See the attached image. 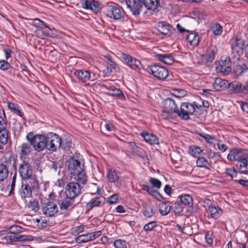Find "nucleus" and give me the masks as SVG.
<instances>
[{"mask_svg":"<svg viewBox=\"0 0 248 248\" xmlns=\"http://www.w3.org/2000/svg\"><path fill=\"white\" fill-rule=\"evenodd\" d=\"M120 196L117 194H115L107 198V201L109 204H115L118 202Z\"/></svg>","mask_w":248,"mask_h":248,"instance_id":"obj_50","label":"nucleus"},{"mask_svg":"<svg viewBox=\"0 0 248 248\" xmlns=\"http://www.w3.org/2000/svg\"><path fill=\"white\" fill-rule=\"evenodd\" d=\"M212 30L215 35H219L222 32V27L219 24L216 23L212 27Z\"/></svg>","mask_w":248,"mask_h":248,"instance_id":"obj_49","label":"nucleus"},{"mask_svg":"<svg viewBox=\"0 0 248 248\" xmlns=\"http://www.w3.org/2000/svg\"><path fill=\"white\" fill-rule=\"evenodd\" d=\"M11 67L10 64L5 61L0 62V69L3 71L8 69Z\"/></svg>","mask_w":248,"mask_h":248,"instance_id":"obj_58","label":"nucleus"},{"mask_svg":"<svg viewBox=\"0 0 248 248\" xmlns=\"http://www.w3.org/2000/svg\"><path fill=\"white\" fill-rule=\"evenodd\" d=\"M208 209L211 217L214 219L218 218L223 212L222 209L218 206H209Z\"/></svg>","mask_w":248,"mask_h":248,"instance_id":"obj_28","label":"nucleus"},{"mask_svg":"<svg viewBox=\"0 0 248 248\" xmlns=\"http://www.w3.org/2000/svg\"><path fill=\"white\" fill-rule=\"evenodd\" d=\"M111 90L113 91V93H111V95L113 96H116L118 98H120L121 97L124 96V94L120 90L116 89L114 87H111Z\"/></svg>","mask_w":248,"mask_h":248,"instance_id":"obj_53","label":"nucleus"},{"mask_svg":"<svg viewBox=\"0 0 248 248\" xmlns=\"http://www.w3.org/2000/svg\"><path fill=\"white\" fill-rule=\"evenodd\" d=\"M160 31L164 34H167L170 31V26L169 25L163 24L161 26H159Z\"/></svg>","mask_w":248,"mask_h":248,"instance_id":"obj_57","label":"nucleus"},{"mask_svg":"<svg viewBox=\"0 0 248 248\" xmlns=\"http://www.w3.org/2000/svg\"><path fill=\"white\" fill-rule=\"evenodd\" d=\"M22 183H27L28 185H30L31 188H32L38 185V181L35 176L32 174L30 178L23 179Z\"/></svg>","mask_w":248,"mask_h":248,"instance_id":"obj_35","label":"nucleus"},{"mask_svg":"<svg viewBox=\"0 0 248 248\" xmlns=\"http://www.w3.org/2000/svg\"><path fill=\"white\" fill-rule=\"evenodd\" d=\"M68 169L71 171V173H74V172H78L82 170L79 161L74 159V158H71L69 160Z\"/></svg>","mask_w":248,"mask_h":248,"instance_id":"obj_24","label":"nucleus"},{"mask_svg":"<svg viewBox=\"0 0 248 248\" xmlns=\"http://www.w3.org/2000/svg\"><path fill=\"white\" fill-rule=\"evenodd\" d=\"M202 104H198L196 102H194V104L196 105L197 108H200L202 107L207 108L209 107V102L206 100H203L202 101Z\"/></svg>","mask_w":248,"mask_h":248,"instance_id":"obj_61","label":"nucleus"},{"mask_svg":"<svg viewBox=\"0 0 248 248\" xmlns=\"http://www.w3.org/2000/svg\"><path fill=\"white\" fill-rule=\"evenodd\" d=\"M107 176L109 182L111 183L116 182L119 179V177L115 170H109Z\"/></svg>","mask_w":248,"mask_h":248,"instance_id":"obj_42","label":"nucleus"},{"mask_svg":"<svg viewBox=\"0 0 248 248\" xmlns=\"http://www.w3.org/2000/svg\"><path fill=\"white\" fill-rule=\"evenodd\" d=\"M199 135L203 138L207 143L212 144L213 141L215 140V137L214 136H211L207 134H203L200 133Z\"/></svg>","mask_w":248,"mask_h":248,"instance_id":"obj_47","label":"nucleus"},{"mask_svg":"<svg viewBox=\"0 0 248 248\" xmlns=\"http://www.w3.org/2000/svg\"><path fill=\"white\" fill-rule=\"evenodd\" d=\"M41 210L43 214L47 217H53L58 212L57 204L50 201L42 203Z\"/></svg>","mask_w":248,"mask_h":248,"instance_id":"obj_9","label":"nucleus"},{"mask_svg":"<svg viewBox=\"0 0 248 248\" xmlns=\"http://www.w3.org/2000/svg\"><path fill=\"white\" fill-rule=\"evenodd\" d=\"M156 57L162 62L168 65L170 64V54H158Z\"/></svg>","mask_w":248,"mask_h":248,"instance_id":"obj_40","label":"nucleus"},{"mask_svg":"<svg viewBox=\"0 0 248 248\" xmlns=\"http://www.w3.org/2000/svg\"><path fill=\"white\" fill-rule=\"evenodd\" d=\"M9 174L8 165L7 162L5 163H0V182L4 181Z\"/></svg>","mask_w":248,"mask_h":248,"instance_id":"obj_27","label":"nucleus"},{"mask_svg":"<svg viewBox=\"0 0 248 248\" xmlns=\"http://www.w3.org/2000/svg\"><path fill=\"white\" fill-rule=\"evenodd\" d=\"M235 182L238 183L243 187H248V180L240 179L238 180H235Z\"/></svg>","mask_w":248,"mask_h":248,"instance_id":"obj_64","label":"nucleus"},{"mask_svg":"<svg viewBox=\"0 0 248 248\" xmlns=\"http://www.w3.org/2000/svg\"><path fill=\"white\" fill-rule=\"evenodd\" d=\"M140 186L142 190L146 191L149 194L152 195L154 191V189L150 187L149 186L145 185H141Z\"/></svg>","mask_w":248,"mask_h":248,"instance_id":"obj_62","label":"nucleus"},{"mask_svg":"<svg viewBox=\"0 0 248 248\" xmlns=\"http://www.w3.org/2000/svg\"><path fill=\"white\" fill-rule=\"evenodd\" d=\"M84 230V226L82 225L72 228L71 230V233L74 235L82 232Z\"/></svg>","mask_w":248,"mask_h":248,"instance_id":"obj_48","label":"nucleus"},{"mask_svg":"<svg viewBox=\"0 0 248 248\" xmlns=\"http://www.w3.org/2000/svg\"><path fill=\"white\" fill-rule=\"evenodd\" d=\"M8 131L7 128L0 130V142L6 144L8 142Z\"/></svg>","mask_w":248,"mask_h":248,"instance_id":"obj_37","label":"nucleus"},{"mask_svg":"<svg viewBox=\"0 0 248 248\" xmlns=\"http://www.w3.org/2000/svg\"><path fill=\"white\" fill-rule=\"evenodd\" d=\"M21 160L18 170V173L22 179L30 178L33 174V170L30 159L24 158Z\"/></svg>","mask_w":248,"mask_h":248,"instance_id":"obj_7","label":"nucleus"},{"mask_svg":"<svg viewBox=\"0 0 248 248\" xmlns=\"http://www.w3.org/2000/svg\"><path fill=\"white\" fill-rule=\"evenodd\" d=\"M202 152V150L198 146H192L189 148L190 154L194 157L199 156Z\"/></svg>","mask_w":248,"mask_h":248,"instance_id":"obj_44","label":"nucleus"},{"mask_svg":"<svg viewBox=\"0 0 248 248\" xmlns=\"http://www.w3.org/2000/svg\"><path fill=\"white\" fill-rule=\"evenodd\" d=\"M28 206L35 213L37 212L39 210V202L38 201L34 200L31 201L29 202Z\"/></svg>","mask_w":248,"mask_h":248,"instance_id":"obj_45","label":"nucleus"},{"mask_svg":"<svg viewBox=\"0 0 248 248\" xmlns=\"http://www.w3.org/2000/svg\"><path fill=\"white\" fill-rule=\"evenodd\" d=\"M231 61L229 57H222L218 64L216 66L218 72L228 74L231 71Z\"/></svg>","mask_w":248,"mask_h":248,"instance_id":"obj_11","label":"nucleus"},{"mask_svg":"<svg viewBox=\"0 0 248 248\" xmlns=\"http://www.w3.org/2000/svg\"><path fill=\"white\" fill-rule=\"evenodd\" d=\"M18 148L21 160L26 158L25 156H27L32 150L31 145L27 143H22Z\"/></svg>","mask_w":248,"mask_h":248,"instance_id":"obj_23","label":"nucleus"},{"mask_svg":"<svg viewBox=\"0 0 248 248\" xmlns=\"http://www.w3.org/2000/svg\"><path fill=\"white\" fill-rule=\"evenodd\" d=\"M9 108L13 111V112L20 117H22L23 115V113L21 112L19 109V107L17 105L13 103H8Z\"/></svg>","mask_w":248,"mask_h":248,"instance_id":"obj_41","label":"nucleus"},{"mask_svg":"<svg viewBox=\"0 0 248 248\" xmlns=\"http://www.w3.org/2000/svg\"><path fill=\"white\" fill-rule=\"evenodd\" d=\"M143 4L149 10H155L159 5V0H142Z\"/></svg>","mask_w":248,"mask_h":248,"instance_id":"obj_29","label":"nucleus"},{"mask_svg":"<svg viewBox=\"0 0 248 248\" xmlns=\"http://www.w3.org/2000/svg\"><path fill=\"white\" fill-rule=\"evenodd\" d=\"M196 105L194 102L193 104L185 102L181 104L180 109L178 106H176L173 108V112L176 113L180 117L185 120L189 119V114H192L195 111Z\"/></svg>","mask_w":248,"mask_h":248,"instance_id":"obj_2","label":"nucleus"},{"mask_svg":"<svg viewBox=\"0 0 248 248\" xmlns=\"http://www.w3.org/2000/svg\"><path fill=\"white\" fill-rule=\"evenodd\" d=\"M19 195L22 199L30 198L32 195V190L30 185L27 183H22L21 188L19 190Z\"/></svg>","mask_w":248,"mask_h":248,"instance_id":"obj_19","label":"nucleus"},{"mask_svg":"<svg viewBox=\"0 0 248 248\" xmlns=\"http://www.w3.org/2000/svg\"><path fill=\"white\" fill-rule=\"evenodd\" d=\"M150 183L155 188L159 189L162 185V183L160 180L155 178H150L149 179Z\"/></svg>","mask_w":248,"mask_h":248,"instance_id":"obj_51","label":"nucleus"},{"mask_svg":"<svg viewBox=\"0 0 248 248\" xmlns=\"http://www.w3.org/2000/svg\"><path fill=\"white\" fill-rule=\"evenodd\" d=\"M74 179L78 183V184H81L85 185L87 182V176L85 171L83 170L78 171L74 172Z\"/></svg>","mask_w":248,"mask_h":248,"instance_id":"obj_25","label":"nucleus"},{"mask_svg":"<svg viewBox=\"0 0 248 248\" xmlns=\"http://www.w3.org/2000/svg\"><path fill=\"white\" fill-rule=\"evenodd\" d=\"M122 58L124 63L131 69H137L140 68V66H141L140 62L139 60L133 58L130 55L123 53L122 55Z\"/></svg>","mask_w":248,"mask_h":248,"instance_id":"obj_15","label":"nucleus"},{"mask_svg":"<svg viewBox=\"0 0 248 248\" xmlns=\"http://www.w3.org/2000/svg\"><path fill=\"white\" fill-rule=\"evenodd\" d=\"M171 91H172L171 96L173 97V98H171V102H173V104L175 107L181 104V99L186 95L187 92L183 89L173 88H171Z\"/></svg>","mask_w":248,"mask_h":248,"instance_id":"obj_16","label":"nucleus"},{"mask_svg":"<svg viewBox=\"0 0 248 248\" xmlns=\"http://www.w3.org/2000/svg\"><path fill=\"white\" fill-rule=\"evenodd\" d=\"M226 174L232 178L236 176L237 171L234 168H227L226 169Z\"/></svg>","mask_w":248,"mask_h":248,"instance_id":"obj_56","label":"nucleus"},{"mask_svg":"<svg viewBox=\"0 0 248 248\" xmlns=\"http://www.w3.org/2000/svg\"><path fill=\"white\" fill-rule=\"evenodd\" d=\"M112 72V70L111 69V68H109L108 66L107 65L106 69L102 71V73L103 74V76L104 77H109Z\"/></svg>","mask_w":248,"mask_h":248,"instance_id":"obj_63","label":"nucleus"},{"mask_svg":"<svg viewBox=\"0 0 248 248\" xmlns=\"http://www.w3.org/2000/svg\"><path fill=\"white\" fill-rule=\"evenodd\" d=\"M228 82V81L227 80L216 78H215L213 86L215 90L219 91L227 89Z\"/></svg>","mask_w":248,"mask_h":248,"instance_id":"obj_21","label":"nucleus"},{"mask_svg":"<svg viewBox=\"0 0 248 248\" xmlns=\"http://www.w3.org/2000/svg\"><path fill=\"white\" fill-rule=\"evenodd\" d=\"M143 214L144 216L150 218L152 217L154 215L155 213L153 212L152 209L149 208H146L144 210Z\"/></svg>","mask_w":248,"mask_h":248,"instance_id":"obj_60","label":"nucleus"},{"mask_svg":"<svg viewBox=\"0 0 248 248\" xmlns=\"http://www.w3.org/2000/svg\"><path fill=\"white\" fill-rule=\"evenodd\" d=\"M146 71L150 74L160 80H164L169 76V70L159 65H152L148 66Z\"/></svg>","mask_w":248,"mask_h":248,"instance_id":"obj_6","label":"nucleus"},{"mask_svg":"<svg viewBox=\"0 0 248 248\" xmlns=\"http://www.w3.org/2000/svg\"><path fill=\"white\" fill-rule=\"evenodd\" d=\"M113 245L115 248H127L126 241L120 239L115 240L114 242Z\"/></svg>","mask_w":248,"mask_h":248,"instance_id":"obj_46","label":"nucleus"},{"mask_svg":"<svg viewBox=\"0 0 248 248\" xmlns=\"http://www.w3.org/2000/svg\"><path fill=\"white\" fill-rule=\"evenodd\" d=\"M246 88V84L243 85L239 81H233L228 82L227 89L231 94H236L243 92L244 91H248Z\"/></svg>","mask_w":248,"mask_h":248,"instance_id":"obj_12","label":"nucleus"},{"mask_svg":"<svg viewBox=\"0 0 248 248\" xmlns=\"http://www.w3.org/2000/svg\"><path fill=\"white\" fill-rule=\"evenodd\" d=\"M197 166L200 168H204L210 170L211 165L208 160L204 157H199L196 161Z\"/></svg>","mask_w":248,"mask_h":248,"instance_id":"obj_34","label":"nucleus"},{"mask_svg":"<svg viewBox=\"0 0 248 248\" xmlns=\"http://www.w3.org/2000/svg\"><path fill=\"white\" fill-rule=\"evenodd\" d=\"M186 40L190 45L196 46L199 43V37L197 33H191L187 36Z\"/></svg>","mask_w":248,"mask_h":248,"instance_id":"obj_33","label":"nucleus"},{"mask_svg":"<svg viewBox=\"0 0 248 248\" xmlns=\"http://www.w3.org/2000/svg\"><path fill=\"white\" fill-rule=\"evenodd\" d=\"M91 241L89 233L80 235L75 238V242L77 243H85Z\"/></svg>","mask_w":248,"mask_h":248,"instance_id":"obj_38","label":"nucleus"},{"mask_svg":"<svg viewBox=\"0 0 248 248\" xmlns=\"http://www.w3.org/2000/svg\"><path fill=\"white\" fill-rule=\"evenodd\" d=\"M248 153L246 150L242 148H233L227 156V159L230 161H237Z\"/></svg>","mask_w":248,"mask_h":248,"instance_id":"obj_13","label":"nucleus"},{"mask_svg":"<svg viewBox=\"0 0 248 248\" xmlns=\"http://www.w3.org/2000/svg\"><path fill=\"white\" fill-rule=\"evenodd\" d=\"M33 23L34 26L37 27H39L40 24L43 25L45 28L46 29V30H43L42 31L44 35L46 36H48L49 35L51 30L50 28L48 27L44 21L38 18H35L33 20Z\"/></svg>","mask_w":248,"mask_h":248,"instance_id":"obj_32","label":"nucleus"},{"mask_svg":"<svg viewBox=\"0 0 248 248\" xmlns=\"http://www.w3.org/2000/svg\"><path fill=\"white\" fill-rule=\"evenodd\" d=\"M159 211L162 216L167 215L170 211V206L166 202H163L160 205Z\"/></svg>","mask_w":248,"mask_h":248,"instance_id":"obj_39","label":"nucleus"},{"mask_svg":"<svg viewBox=\"0 0 248 248\" xmlns=\"http://www.w3.org/2000/svg\"><path fill=\"white\" fill-rule=\"evenodd\" d=\"M102 198L100 197H96L93 198L91 201L87 203L86 205V209L90 210L92 208L95 207H97L99 205L100 203L102 202Z\"/></svg>","mask_w":248,"mask_h":248,"instance_id":"obj_30","label":"nucleus"},{"mask_svg":"<svg viewBox=\"0 0 248 248\" xmlns=\"http://www.w3.org/2000/svg\"><path fill=\"white\" fill-rule=\"evenodd\" d=\"M140 135L144 138L146 142L151 145L159 144V139L153 134L148 132H142L140 134Z\"/></svg>","mask_w":248,"mask_h":248,"instance_id":"obj_20","label":"nucleus"},{"mask_svg":"<svg viewBox=\"0 0 248 248\" xmlns=\"http://www.w3.org/2000/svg\"><path fill=\"white\" fill-rule=\"evenodd\" d=\"M71 140L69 139H66L64 140H62L61 146L64 149H69L71 147Z\"/></svg>","mask_w":248,"mask_h":248,"instance_id":"obj_55","label":"nucleus"},{"mask_svg":"<svg viewBox=\"0 0 248 248\" xmlns=\"http://www.w3.org/2000/svg\"><path fill=\"white\" fill-rule=\"evenodd\" d=\"M26 139L35 150L41 152L45 149L46 135H33L30 132L27 135Z\"/></svg>","mask_w":248,"mask_h":248,"instance_id":"obj_3","label":"nucleus"},{"mask_svg":"<svg viewBox=\"0 0 248 248\" xmlns=\"http://www.w3.org/2000/svg\"><path fill=\"white\" fill-rule=\"evenodd\" d=\"M127 7L130 9L135 16L140 15L142 7V0H127L126 2Z\"/></svg>","mask_w":248,"mask_h":248,"instance_id":"obj_14","label":"nucleus"},{"mask_svg":"<svg viewBox=\"0 0 248 248\" xmlns=\"http://www.w3.org/2000/svg\"><path fill=\"white\" fill-rule=\"evenodd\" d=\"M106 16L114 20L121 19L124 15L123 9L115 3L108 4L105 8Z\"/></svg>","mask_w":248,"mask_h":248,"instance_id":"obj_5","label":"nucleus"},{"mask_svg":"<svg viewBox=\"0 0 248 248\" xmlns=\"http://www.w3.org/2000/svg\"><path fill=\"white\" fill-rule=\"evenodd\" d=\"M74 200L66 197L59 204V208L62 211H66L74 204Z\"/></svg>","mask_w":248,"mask_h":248,"instance_id":"obj_26","label":"nucleus"},{"mask_svg":"<svg viewBox=\"0 0 248 248\" xmlns=\"http://www.w3.org/2000/svg\"><path fill=\"white\" fill-rule=\"evenodd\" d=\"M170 99L167 98L163 102V110L161 117L163 119L162 124L165 127L169 128L170 119Z\"/></svg>","mask_w":248,"mask_h":248,"instance_id":"obj_10","label":"nucleus"},{"mask_svg":"<svg viewBox=\"0 0 248 248\" xmlns=\"http://www.w3.org/2000/svg\"><path fill=\"white\" fill-rule=\"evenodd\" d=\"M173 158L171 157V161L173 164H178V166H176L175 168H179L181 165L182 157L176 152H173Z\"/></svg>","mask_w":248,"mask_h":248,"instance_id":"obj_43","label":"nucleus"},{"mask_svg":"<svg viewBox=\"0 0 248 248\" xmlns=\"http://www.w3.org/2000/svg\"><path fill=\"white\" fill-rule=\"evenodd\" d=\"M157 225L156 221H151L146 224L143 227L144 230L147 232L152 230Z\"/></svg>","mask_w":248,"mask_h":248,"instance_id":"obj_54","label":"nucleus"},{"mask_svg":"<svg viewBox=\"0 0 248 248\" xmlns=\"http://www.w3.org/2000/svg\"><path fill=\"white\" fill-rule=\"evenodd\" d=\"M81 5L83 8L89 9L93 12H96L99 10L98 3L94 0L91 1L88 0H84L81 2Z\"/></svg>","mask_w":248,"mask_h":248,"instance_id":"obj_22","label":"nucleus"},{"mask_svg":"<svg viewBox=\"0 0 248 248\" xmlns=\"http://www.w3.org/2000/svg\"><path fill=\"white\" fill-rule=\"evenodd\" d=\"M45 149L50 152H55L62 144L61 138L54 133H49L46 135Z\"/></svg>","mask_w":248,"mask_h":248,"instance_id":"obj_4","label":"nucleus"},{"mask_svg":"<svg viewBox=\"0 0 248 248\" xmlns=\"http://www.w3.org/2000/svg\"><path fill=\"white\" fill-rule=\"evenodd\" d=\"M81 193V187L78 183L70 182L66 186V197L74 199Z\"/></svg>","mask_w":248,"mask_h":248,"instance_id":"obj_8","label":"nucleus"},{"mask_svg":"<svg viewBox=\"0 0 248 248\" xmlns=\"http://www.w3.org/2000/svg\"><path fill=\"white\" fill-rule=\"evenodd\" d=\"M215 51L214 49L209 50L207 54L202 57V59L206 62L207 63H211L215 59Z\"/></svg>","mask_w":248,"mask_h":248,"instance_id":"obj_36","label":"nucleus"},{"mask_svg":"<svg viewBox=\"0 0 248 248\" xmlns=\"http://www.w3.org/2000/svg\"><path fill=\"white\" fill-rule=\"evenodd\" d=\"M101 233L102 232L101 231H97L96 232L89 233L91 240L93 241L96 239V238L98 237L99 236L101 235Z\"/></svg>","mask_w":248,"mask_h":248,"instance_id":"obj_59","label":"nucleus"},{"mask_svg":"<svg viewBox=\"0 0 248 248\" xmlns=\"http://www.w3.org/2000/svg\"><path fill=\"white\" fill-rule=\"evenodd\" d=\"M248 165V154H246L241 159L237 161L236 167L240 170L241 173L248 175V170H241L242 169H246Z\"/></svg>","mask_w":248,"mask_h":248,"instance_id":"obj_18","label":"nucleus"},{"mask_svg":"<svg viewBox=\"0 0 248 248\" xmlns=\"http://www.w3.org/2000/svg\"><path fill=\"white\" fill-rule=\"evenodd\" d=\"M8 232L2 239L7 243L32 240V236L19 234L23 232V228L18 225H12L7 229Z\"/></svg>","mask_w":248,"mask_h":248,"instance_id":"obj_1","label":"nucleus"},{"mask_svg":"<svg viewBox=\"0 0 248 248\" xmlns=\"http://www.w3.org/2000/svg\"><path fill=\"white\" fill-rule=\"evenodd\" d=\"M73 74L78 78L79 82L83 83L88 82L91 77V72L84 69L74 70Z\"/></svg>","mask_w":248,"mask_h":248,"instance_id":"obj_17","label":"nucleus"},{"mask_svg":"<svg viewBox=\"0 0 248 248\" xmlns=\"http://www.w3.org/2000/svg\"><path fill=\"white\" fill-rule=\"evenodd\" d=\"M181 203L189 207H191L193 204V200L191 196L189 195L186 194L183 196H179Z\"/></svg>","mask_w":248,"mask_h":248,"instance_id":"obj_31","label":"nucleus"},{"mask_svg":"<svg viewBox=\"0 0 248 248\" xmlns=\"http://www.w3.org/2000/svg\"><path fill=\"white\" fill-rule=\"evenodd\" d=\"M172 207H171V209ZM174 212L176 214H180L183 211V207L179 202H175L173 206Z\"/></svg>","mask_w":248,"mask_h":248,"instance_id":"obj_52","label":"nucleus"}]
</instances>
